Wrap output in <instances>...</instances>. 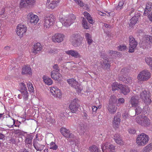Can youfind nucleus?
I'll list each match as a JSON object with an SVG mask.
<instances>
[{"label":"nucleus","mask_w":152,"mask_h":152,"mask_svg":"<svg viewBox=\"0 0 152 152\" xmlns=\"http://www.w3.org/2000/svg\"><path fill=\"white\" fill-rule=\"evenodd\" d=\"M75 16L73 14H71L60 18V20L63 26L68 27L75 22Z\"/></svg>","instance_id":"1"},{"label":"nucleus","mask_w":152,"mask_h":152,"mask_svg":"<svg viewBox=\"0 0 152 152\" xmlns=\"http://www.w3.org/2000/svg\"><path fill=\"white\" fill-rule=\"evenodd\" d=\"M55 17L52 15L45 16L44 18L43 25L45 29H48L53 26L56 21Z\"/></svg>","instance_id":"2"},{"label":"nucleus","mask_w":152,"mask_h":152,"mask_svg":"<svg viewBox=\"0 0 152 152\" xmlns=\"http://www.w3.org/2000/svg\"><path fill=\"white\" fill-rule=\"evenodd\" d=\"M149 140L148 136L144 133H142L137 136L136 140V144L139 146H144L148 143Z\"/></svg>","instance_id":"3"},{"label":"nucleus","mask_w":152,"mask_h":152,"mask_svg":"<svg viewBox=\"0 0 152 152\" xmlns=\"http://www.w3.org/2000/svg\"><path fill=\"white\" fill-rule=\"evenodd\" d=\"M136 121L138 124L143 126H147L150 124V121L146 116L141 115L136 118Z\"/></svg>","instance_id":"4"},{"label":"nucleus","mask_w":152,"mask_h":152,"mask_svg":"<svg viewBox=\"0 0 152 152\" xmlns=\"http://www.w3.org/2000/svg\"><path fill=\"white\" fill-rule=\"evenodd\" d=\"M151 75V73L148 70L145 69L139 73L137 76V78L141 81H147L150 78Z\"/></svg>","instance_id":"5"},{"label":"nucleus","mask_w":152,"mask_h":152,"mask_svg":"<svg viewBox=\"0 0 152 152\" xmlns=\"http://www.w3.org/2000/svg\"><path fill=\"white\" fill-rule=\"evenodd\" d=\"M43 141L41 138L38 137V134L36 135V138L33 141V145L37 151L42 150L45 147Z\"/></svg>","instance_id":"6"},{"label":"nucleus","mask_w":152,"mask_h":152,"mask_svg":"<svg viewBox=\"0 0 152 152\" xmlns=\"http://www.w3.org/2000/svg\"><path fill=\"white\" fill-rule=\"evenodd\" d=\"M26 18L30 23L34 25H36L39 20L38 16L32 12H30L27 14Z\"/></svg>","instance_id":"7"},{"label":"nucleus","mask_w":152,"mask_h":152,"mask_svg":"<svg viewBox=\"0 0 152 152\" xmlns=\"http://www.w3.org/2000/svg\"><path fill=\"white\" fill-rule=\"evenodd\" d=\"M72 40H74L72 42V45L75 47L80 45L82 43V37L80 35L77 34H73L71 37Z\"/></svg>","instance_id":"8"},{"label":"nucleus","mask_w":152,"mask_h":152,"mask_svg":"<svg viewBox=\"0 0 152 152\" xmlns=\"http://www.w3.org/2000/svg\"><path fill=\"white\" fill-rule=\"evenodd\" d=\"M78 101L77 99H75L71 102L69 106V108L72 113H75L78 110L79 107L78 104Z\"/></svg>","instance_id":"9"},{"label":"nucleus","mask_w":152,"mask_h":152,"mask_svg":"<svg viewBox=\"0 0 152 152\" xmlns=\"http://www.w3.org/2000/svg\"><path fill=\"white\" fill-rule=\"evenodd\" d=\"M140 97L142 101L145 104H148L150 103L151 100L149 93L146 90H144L140 93Z\"/></svg>","instance_id":"10"},{"label":"nucleus","mask_w":152,"mask_h":152,"mask_svg":"<svg viewBox=\"0 0 152 152\" xmlns=\"http://www.w3.org/2000/svg\"><path fill=\"white\" fill-rule=\"evenodd\" d=\"M35 2V0H20L19 7L20 8H26L29 6L33 5Z\"/></svg>","instance_id":"11"},{"label":"nucleus","mask_w":152,"mask_h":152,"mask_svg":"<svg viewBox=\"0 0 152 152\" xmlns=\"http://www.w3.org/2000/svg\"><path fill=\"white\" fill-rule=\"evenodd\" d=\"M60 132L62 135L66 138L72 139L74 138V136L72 133L68 129L65 127L61 128Z\"/></svg>","instance_id":"12"},{"label":"nucleus","mask_w":152,"mask_h":152,"mask_svg":"<svg viewBox=\"0 0 152 152\" xmlns=\"http://www.w3.org/2000/svg\"><path fill=\"white\" fill-rule=\"evenodd\" d=\"M129 51L130 53H133L137 45V42L132 36H130L129 38Z\"/></svg>","instance_id":"13"},{"label":"nucleus","mask_w":152,"mask_h":152,"mask_svg":"<svg viewBox=\"0 0 152 152\" xmlns=\"http://www.w3.org/2000/svg\"><path fill=\"white\" fill-rule=\"evenodd\" d=\"M65 37V35L61 33H56L51 37L52 41L54 42L60 43L63 41Z\"/></svg>","instance_id":"14"},{"label":"nucleus","mask_w":152,"mask_h":152,"mask_svg":"<svg viewBox=\"0 0 152 152\" xmlns=\"http://www.w3.org/2000/svg\"><path fill=\"white\" fill-rule=\"evenodd\" d=\"M27 31V27L24 25L19 24L18 25L16 28V33L20 37H22L26 33Z\"/></svg>","instance_id":"15"},{"label":"nucleus","mask_w":152,"mask_h":152,"mask_svg":"<svg viewBox=\"0 0 152 152\" xmlns=\"http://www.w3.org/2000/svg\"><path fill=\"white\" fill-rule=\"evenodd\" d=\"M108 142H106L103 143L101 145V148L103 152H105V150H107L109 152H114L115 151V146L111 144L107 146Z\"/></svg>","instance_id":"16"},{"label":"nucleus","mask_w":152,"mask_h":152,"mask_svg":"<svg viewBox=\"0 0 152 152\" xmlns=\"http://www.w3.org/2000/svg\"><path fill=\"white\" fill-rule=\"evenodd\" d=\"M60 0H47L46 6L49 9H53L57 7Z\"/></svg>","instance_id":"17"},{"label":"nucleus","mask_w":152,"mask_h":152,"mask_svg":"<svg viewBox=\"0 0 152 152\" xmlns=\"http://www.w3.org/2000/svg\"><path fill=\"white\" fill-rule=\"evenodd\" d=\"M50 91L51 93L54 96L58 98H60L61 97L62 93L60 90L57 87H51Z\"/></svg>","instance_id":"18"},{"label":"nucleus","mask_w":152,"mask_h":152,"mask_svg":"<svg viewBox=\"0 0 152 152\" xmlns=\"http://www.w3.org/2000/svg\"><path fill=\"white\" fill-rule=\"evenodd\" d=\"M121 119L120 115L117 114L114 116L113 122V127L115 129H118L120 124Z\"/></svg>","instance_id":"19"},{"label":"nucleus","mask_w":152,"mask_h":152,"mask_svg":"<svg viewBox=\"0 0 152 152\" xmlns=\"http://www.w3.org/2000/svg\"><path fill=\"white\" fill-rule=\"evenodd\" d=\"M32 71L30 65H27L24 66L22 68V75H27L29 76L32 75Z\"/></svg>","instance_id":"20"},{"label":"nucleus","mask_w":152,"mask_h":152,"mask_svg":"<svg viewBox=\"0 0 152 152\" xmlns=\"http://www.w3.org/2000/svg\"><path fill=\"white\" fill-rule=\"evenodd\" d=\"M129 102L133 107H137L139 105V102L138 96L135 95L132 96L130 99Z\"/></svg>","instance_id":"21"},{"label":"nucleus","mask_w":152,"mask_h":152,"mask_svg":"<svg viewBox=\"0 0 152 152\" xmlns=\"http://www.w3.org/2000/svg\"><path fill=\"white\" fill-rule=\"evenodd\" d=\"M51 76L53 79L58 81L61 79L62 75L59 73V72L53 70L51 72Z\"/></svg>","instance_id":"22"},{"label":"nucleus","mask_w":152,"mask_h":152,"mask_svg":"<svg viewBox=\"0 0 152 152\" xmlns=\"http://www.w3.org/2000/svg\"><path fill=\"white\" fill-rule=\"evenodd\" d=\"M114 139L117 144L120 145H122L124 144V142L120 134H115L114 136Z\"/></svg>","instance_id":"23"},{"label":"nucleus","mask_w":152,"mask_h":152,"mask_svg":"<svg viewBox=\"0 0 152 152\" xmlns=\"http://www.w3.org/2000/svg\"><path fill=\"white\" fill-rule=\"evenodd\" d=\"M68 83L76 89L79 88V85L75 80L71 79L67 80Z\"/></svg>","instance_id":"24"},{"label":"nucleus","mask_w":152,"mask_h":152,"mask_svg":"<svg viewBox=\"0 0 152 152\" xmlns=\"http://www.w3.org/2000/svg\"><path fill=\"white\" fill-rule=\"evenodd\" d=\"M42 49V47L41 44L37 42L34 45L33 53L36 54L41 51Z\"/></svg>","instance_id":"25"},{"label":"nucleus","mask_w":152,"mask_h":152,"mask_svg":"<svg viewBox=\"0 0 152 152\" xmlns=\"http://www.w3.org/2000/svg\"><path fill=\"white\" fill-rule=\"evenodd\" d=\"M65 52L66 54L75 58H77L80 56V54L77 51L74 50H71L65 51Z\"/></svg>","instance_id":"26"},{"label":"nucleus","mask_w":152,"mask_h":152,"mask_svg":"<svg viewBox=\"0 0 152 152\" xmlns=\"http://www.w3.org/2000/svg\"><path fill=\"white\" fill-rule=\"evenodd\" d=\"M107 108L109 113L111 114L115 113L117 110V107L115 104H108Z\"/></svg>","instance_id":"27"},{"label":"nucleus","mask_w":152,"mask_h":152,"mask_svg":"<svg viewBox=\"0 0 152 152\" xmlns=\"http://www.w3.org/2000/svg\"><path fill=\"white\" fill-rule=\"evenodd\" d=\"M120 86V90H121V92L124 95H127L128 93L130 92V89L128 86L123 85Z\"/></svg>","instance_id":"28"},{"label":"nucleus","mask_w":152,"mask_h":152,"mask_svg":"<svg viewBox=\"0 0 152 152\" xmlns=\"http://www.w3.org/2000/svg\"><path fill=\"white\" fill-rule=\"evenodd\" d=\"M33 138V136L32 134H28L26 137L25 142L26 144L32 145V140Z\"/></svg>","instance_id":"29"},{"label":"nucleus","mask_w":152,"mask_h":152,"mask_svg":"<svg viewBox=\"0 0 152 152\" xmlns=\"http://www.w3.org/2000/svg\"><path fill=\"white\" fill-rule=\"evenodd\" d=\"M44 82L48 85L50 86L52 84L53 81L51 78L48 77V76L44 75L42 77Z\"/></svg>","instance_id":"30"},{"label":"nucleus","mask_w":152,"mask_h":152,"mask_svg":"<svg viewBox=\"0 0 152 152\" xmlns=\"http://www.w3.org/2000/svg\"><path fill=\"white\" fill-rule=\"evenodd\" d=\"M138 20V18L136 17H133L130 20L129 24V28H132L137 23Z\"/></svg>","instance_id":"31"},{"label":"nucleus","mask_w":152,"mask_h":152,"mask_svg":"<svg viewBox=\"0 0 152 152\" xmlns=\"http://www.w3.org/2000/svg\"><path fill=\"white\" fill-rule=\"evenodd\" d=\"M104 60L102 63H101V65L102 68L104 69H108L110 68V64L109 63V61L108 58L104 59L103 58Z\"/></svg>","instance_id":"32"},{"label":"nucleus","mask_w":152,"mask_h":152,"mask_svg":"<svg viewBox=\"0 0 152 152\" xmlns=\"http://www.w3.org/2000/svg\"><path fill=\"white\" fill-rule=\"evenodd\" d=\"M89 150L90 152H101L99 147L95 145L90 146L89 148Z\"/></svg>","instance_id":"33"},{"label":"nucleus","mask_w":152,"mask_h":152,"mask_svg":"<svg viewBox=\"0 0 152 152\" xmlns=\"http://www.w3.org/2000/svg\"><path fill=\"white\" fill-rule=\"evenodd\" d=\"M143 42H145L149 44L152 43V37L150 35H145L143 37Z\"/></svg>","instance_id":"34"},{"label":"nucleus","mask_w":152,"mask_h":152,"mask_svg":"<svg viewBox=\"0 0 152 152\" xmlns=\"http://www.w3.org/2000/svg\"><path fill=\"white\" fill-rule=\"evenodd\" d=\"M85 37L88 44L91 45L93 42L91 35L88 33H86L85 34Z\"/></svg>","instance_id":"35"},{"label":"nucleus","mask_w":152,"mask_h":152,"mask_svg":"<svg viewBox=\"0 0 152 152\" xmlns=\"http://www.w3.org/2000/svg\"><path fill=\"white\" fill-rule=\"evenodd\" d=\"M83 14L90 23L92 24L94 23L93 20L90 14L86 12H84Z\"/></svg>","instance_id":"36"},{"label":"nucleus","mask_w":152,"mask_h":152,"mask_svg":"<svg viewBox=\"0 0 152 152\" xmlns=\"http://www.w3.org/2000/svg\"><path fill=\"white\" fill-rule=\"evenodd\" d=\"M116 97L114 95L111 96L109 99V104H115L117 101Z\"/></svg>","instance_id":"37"},{"label":"nucleus","mask_w":152,"mask_h":152,"mask_svg":"<svg viewBox=\"0 0 152 152\" xmlns=\"http://www.w3.org/2000/svg\"><path fill=\"white\" fill-rule=\"evenodd\" d=\"M152 149V143H150L145 146L142 150V152H150Z\"/></svg>","instance_id":"38"},{"label":"nucleus","mask_w":152,"mask_h":152,"mask_svg":"<svg viewBox=\"0 0 152 152\" xmlns=\"http://www.w3.org/2000/svg\"><path fill=\"white\" fill-rule=\"evenodd\" d=\"M49 145L50 148L53 150H56L58 148V146L56 145V142H54L52 141L50 142L49 144H47Z\"/></svg>","instance_id":"39"},{"label":"nucleus","mask_w":152,"mask_h":152,"mask_svg":"<svg viewBox=\"0 0 152 152\" xmlns=\"http://www.w3.org/2000/svg\"><path fill=\"white\" fill-rule=\"evenodd\" d=\"M145 60L147 64L149 66L150 68L152 70V58L150 57H146Z\"/></svg>","instance_id":"40"},{"label":"nucleus","mask_w":152,"mask_h":152,"mask_svg":"<svg viewBox=\"0 0 152 152\" xmlns=\"http://www.w3.org/2000/svg\"><path fill=\"white\" fill-rule=\"evenodd\" d=\"M122 84H118L117 83H113L112 85V90L113 91H115L118 89H120V87Z\"/></svg>","instance_id":"41"},{"label":"nucleus","mask_w":152,"mask_h":152,"mask_svg":"<svg viewBox=\"0 0 152 152\" xmlns=\"http://www.w3.org/2000/svg\"><path fill=\"white\" fill-rule=\"evenodd\" d=\"M22 96H23V99L25 101L27 100L28 96V93L27 92V91H21Z\"/></svg>","instance_id":"42"},{"label":"nucleus","mask_w":152,"mask_h":152,"mask_svg":"<svg viewBox=\"0 0 152 152\" xmlns=\"http://www.w3.org/2000/svg\"><path fill=\"white\" fill-rule=\"evenodd\" d=\"M82 25L84 28L86 29L89 28V26L88 25L87 22L84 18H83L82 21Z\"/></svg>","instance_id":"43"},{"label":"nucleus","mask_w":152,"mask_h":152,"mask_svg":"<svg viewBox=\"0 0 152 152\" xmlns=\"http://www.w3.org/2000/svg\"><path fill=\"white\" fill-rule=\"evenodd\" d=\"M119 80H121L123 82H124L125 83H129L130 82H131L132 80L130 79H126V80H125L126 78L124 76H123L122 77H119Z\"/></svg>","instance_id":"44"},{"label":"nucleus","mask_w":152,"mask_h":152,"mask_svg":"<svg viewBox=\"0 0 152 152\" xmlns=\"http://www.w3.org/2000/svg\"><path fill=\"white\" fill-rule=\"evenodd\" d=\"M124 4V2L123 0H121L119 1L118 5L116 7V9L117 10H119L122 9Z\"/></svg>","instance_id":"45"},{"label":"nucleus","mask_w":152,"mask_h":152,"mask_svg":"<svg viewBox=\"0 0 152 152\" xmlns=\"http://www.w3.org/2000/svg\"><path fill=\"white\" fill-rule=\"evenodd\" d=\"M28 90L30 92H33L34 91V88L33 85L31 83L28 82L27 83Z\"/></svg>","instance_id":"46"},{"label":"nucleus","mask_w":152,"mask_h":152,"mask_svg":"<svg viewBox=\"0 0 152 152\" xmlns=\"http://www.w3.org/2000/svg\"><path fill=\"white\" fill-rule=\"evenodd\" d=\"M118 48L119 50L122 51H124L127 49L126 45H120L118 47Z\"/></svg>","instance_id":"47"},{"label":"nucleus","mask_w":152,"mask_h":152,"mask_svg":"<svg viewBox=\"0 0 152 152\" xmlns=\"http://www.w3.org/2000/svg\"><path fill=\"white\" fill-rule=\"evenodd\" d=\"M76 3L79 5L80 7H83L84 6L83 2L81 0H74Z\"/></svg>","instance_id":"48"},{"label":"nucleus","mask_w":152,"mask_h":152,"mask_svg":"<svg viewBox=\"0 0 152 152\" xmlns=\"http://www.w3.org/2000/svg\"><path fill=\"white\" fill-rule=\"evenodd\" d=\"M20 91H27V89L26 85L24 83H22L20 85Z\"/></svg>","instance_id":"49"},{"label":"nucleus","mask_w":152,"mask_h":152,"mask_svg":"<svg viewBox=\"0 0 152 152\" xmlns=\"http://www.w3.org/2000/svg\"><path fill=\"white\" fill-rule=\"evenodd\" d=\"M152 5V4L151 2H148L146 4L145 9L151 11Z\"/></svg>","instance_id":"50"},{"label":"nucleus","mask_w":152,"mask_h":152,"mask_svg":"<svg viewBox=\"0 0 152 152\" xmlns=\"http://www.w3.org/2000/svg\"><path fill=\"white\" fill-rule=\"evenodd\" d=\"M118 105L120 104H123L125 102V100L123 98H120L118 100Z\"/></svg>","instance_id":"51"},{"label":"nucleus","mask_w":152,"mask_h":152,"mask_svg":"<svg viewBox=\"0 0 152 152\" xmlns=\"http://www.w3.org/2000/svg\"><path fill=\"white\" fill-rule=\"evenodd\" d=\"M128 131L129 134H135L136 132V130L133 128H129L128 129Z\"/></svg>","instance_id":"52"},{"label":"nucleus","mask_w":152,"mask_h":152,"mask_svg":"<svg viewBox=\"0 0 152 152\" xmlns=\"http://www.w3.org/2000/svg\"><path fill=\"white\" fill-rule=\"evenodd\" d=\"M142 111V109L139 107L137 106V107L135 110L136 113L137 115H138L141 113Z\"/></svg>","instance_id":"53"},{"label":"nucleus","mask_w":152,"mask_h":152,"mask_svg":"<svg viewBox=\"0 0 152 152\" xmlns=\"http://www.w3.org/2000/svg\"><path fill=\"white\" fill-rule=\"evenodd\" d=\"M122 116L123 118L126 120L127 118H128L129 116L128 113L127 112H125L123 114Z\"/></svg>","instance_id":"54"},{"label":"nucleus","mask_w":152,"mask_h":152,"mask_svg":"<svg viewBox=\"0 0 152 152\" xmlns=\"http://www.w3.org/2000/svg\"><path fill=\"white\" fill-rule=\"evenodd\" d=\"M118 52L116 51H114L113 50H109L108 52V53L110 55L114 56V54H116Z\"/></svg>","instance_id":"55"},{"label":"nucleus","mask_w":152,"mask_h":152,"mask_svg":"<svg viewBox=\"0 0 152 152\" xmlns=\"http://www.w3.org/2000/svg\"><path fill=\"white\" fill-rule=\"evenodd\" d=\"M53 68L56 70V71L60 72V69L58 65L57 64H55L53 66Z\"/></svg>","instance_id":"56"},{"label":"nucleus","mask_w":152,"mask_h":152,"mask_svg":"<svg viewBox=\"0 0 152 152\" xmlns=\"http://www.w3.org/2000/svg\"><path fill=\"white\" fill-rule=\"evenodd\" d=\"M15 134H21L22 133V131L20 129H16L15 130Z\"/></svg>","instance_id":"57"},{"label":"nucleus","mask_w":152,"mask_h":152,"mask_svg":"<svg viewBox=\"0 0 152 152\" xmlns=\"http://www.w3.org/2000/svg\"><path fill=\"white\" fill-rule=\"evenodd\" d=\"M92 108L93 112L96 113L97 109H98L97 107L96 106H93L92 107Z\"/></svg>","instance_id":"58"},{"label":"nucleus","mask_w":152,"mask_h":152,"mask_svg":"<svg viewBox=\"0 0 152 152\" xmlns=\"http://www.w3.org/2000/svg\"><path fill=\"white\" fill-rule=\"evenodd\" d=\"M151 11H150L149 10H148L147 9H145V11L144 12V15H147L149 12H150Z\"/></svg>","instance_id":"59"},{"label":"nucleus","mask_w":152,"mask_h":152,"mask_svg":"<svg viewBox=\"0 0 152 152\" xmlns=\"http://www.w3.org/2000/svg\"><path fill=\"white\" fill-rule=\"evenodd\" d=\"M127 72H128V70L126 68H123L121 71V73L122 74V72H124L125 73H126Z\"/></svg>","instance_id":"60"},{"label":"nucleus","mask_w":152,"mask_h":152,"mask_svg":"<svg viewBox=\"0 0 152 152\" xmlns=\"http://www.w3.org/2000/svg\"><path fill=\"white\" fill-rule=\"evenodd\" d=\"M98 14L102 16H105L106 15L105 13L102 12L101 11H99L98 12Z\"/></svg>","instance_id":"61"},{"label":"nucleus","mask_w":152,"mask_h":152,"mask_svg":"<svg viewBox=\"0 0 152 152\" xmlns=\"http://www.w3.org/2000/svg\"><path fill=\"white\" fill-rule=\"evenodd\" d=\"M148 18L150 20L152 21V12L149 15Z\"/></svg>","instance_id":"62"},{"label":"nucleus","mask_w":152,"mask_h":152,"mask_svg":"<svg viewBox=\"0 0 152 152\" xmlns=\"http://www.w3.org/2000/svg\"><path fill=\"white\" fill-rule=\"evenodd\" d=\"M10 47L9 46H7L4 47V49L6 51H8L10 49Z\"/></svg>","instance_id":"63"},{"label":"nucleus","mask_w":152,"mask_h":152,"mask_svg":"<svg viewBox=\"0 0 152 152\" xmlns=\"http://www.w3.org/2000/svg\"><path fill=\"white\" fill-rule=\"evenodd\" d=\"M56 50L55 49H53V50H51L49 51V53H50L54 54L56 52Z\"/></svg>","instance_id":"64"}]
</instances>
